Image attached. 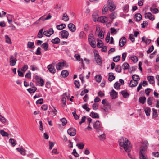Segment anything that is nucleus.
Returning a JSON list of instances; mask_svg holds the SVG:
<instances>
[{
  "label": "nucleus",
  "instance_id": "1",
  "mask_svg": "<svg viewBox=\"0 0 159 159\" xmlns=\"http://www.w3.org/2000/svg\"><path fill=\"white\" fill-rule=\"evenodd\" d=\"M132 80L130 81L129 83V86L131 87H136L138 84V81L139 80V76L136 75L134 74L132 76Z\"/></svg>",
  "mask_w": 159,
  "mask_h": 159
},
{
  "label": "nucleus",
  "instance_id": "2",
  "mask_svg": "<svg viewBox=\"0 0 159 159\" xmlns=\"http://www.w3.org/2000/svg\"><path fill=\"white\" fill-rule=\"evenodd\" d=\"M107 3L108 8L110 11L111 12L115 10L116 6L112 0H108Z\"/></svg>",
  "mask_w": 159,
  "mask_h": 159
},
{
  "label": "nucleus",
  "instance_id": "3",
  "mask_svg": "<svg viewBox=\"0 0 159 159\" xmlns=\"http://www.w3.org/2000/svg\"><path fill=\"white\" fill-rule=\"evenodd\" d=\"M147 152L143 150H140L139 152V159H148L147 155L146 154Z\"/></svg>",
  "mask_w": 159,
  "mask_h": 159
},
{
  "label": "nucleus",
  "instance_id": "4",
  "mask_svg": "<svg viewBox=\"0 0 159 159\" xmlns=\"http://www.w3.org/2000/svg\"><path fill=\"white\" fill-rule=\"evenodd\" d=\"M34 79L36 82L39 83L40 86L43 87L44 84V82L43 79L38 75H36L34 77Z\"/></svg>",
  "mask_w": 159,
  "mask_h": 159
},
{
  "label": "nucleus",
  "instance_id": "5",
  "mask_svg": "<svg viewBox=\"0 0 159 159\" xmlns=\"http://www.w3.org/2000/svg\"><path fill=\"white\" fill-rule=\"evenodd\" d=\"M17 61L16 57L13 55H11L10 56L9 64L11 66H14Z\"/></svg>",
  "mask_w": 159,
  "mask_h": 159
},
{
  "label": "nucleus",
  "instance_id": "6",
  "mask_svg": "<svg viewBox=\"0 0 159 159\" xmlns=\"http://www.w3.org/2000/svg\"><path fill=\"white\" fill-rule=\"evenodd\" d=\"M93 127L95 129L97 132H99L101 129V127L100 125V122L98 120H97L93 124Z\"/></svg>",
  "mask_w": 159,
  "mask_h": 159
},
{
  "label": "nucleus",
  "instance_id": "7",
  "mask_svg": "<svg viewBox=\"0 0 159 159\" xmlns=\"http://www.w3.org/2000/svg\"><path fill=\"white\" fill-rule=\"evenodd\" d=\"M149 145V144L148 141H144L142 143V145L140 148V150H143L147 151V148Z\"/></svg>",
  "mask_w": 159,
  "mask_h": 159
},
{
  "label": "nucleus",
  "instance_id": "8",
  "mask_svg": "<svg viewBox=\"0 0 159 159\" xmlns=\"http://www.w3.org/2000/svg\"><path fill=\"white\" fill-rule=\"evenodd\" d=\"M68 134L71 136H74L76 134V129L73 128H70L67 130Z\"/></svg>",
  "mask_w": 159,
  "mask_h": 159
},
{
  "label": "nucleus",
  "instance_id": "9",
  "mask_svg": "<svg viewBox=\"0 0 159 159\" xmlns=\"http://www.w3.org/2000/svg\"><path fill=\"white\" fill-rule=\"evenodd\" d=\"M54 31L52 28H51L49 30L43 32V34L47 37H50L52 34H53Z\"/></svg>",
  "mask_w": 159,
  "mask_h": 159
},
{
  "label": "nucleus",
  "instance_id": "10",
  "mask_svg": "<svg viewBox=\"0 0 159 159\" xmlns=\"http://www.w3.org/2000/svg\"><path fill=\"white\" fill-rule=\"evenodd\" d=\"M94 56L96 62L100 65H102V61L99 55L97 53H96L95 54Z\"/></svg>",
  "mask_w": 159,
  "mask_h": 159
},
{
  "label": "nucleus",
  "instance_id": "11",
  "mask_svg": "<svg viewBox=\"0 0 159 159\" xmlns=\"http://www.w3.org/2000/svg\"><path fill=\"white\" fill-rule=\"evenodd\" d=\"M145 18L148 19L151 21H153L155 19L154 16L152 15L150 12L146 13L145 15Z\"/></svg>",
  "mask_w": 159,
  "mask_h": 159
},
{
  "label": "nucleus",
  "instance_id": "12",
  "mask_svg": "<svg viewBox=\"0 0 159 159\" xmlns=\"http://www.w3.org/2000/svg\"><path fill=\"white\" fill-rule=\"evenodd\" d=\"M126 43V39L125 37L121 38L119 41V45L120 47H123Z\"/></svg>",
  "mask_w": 159,
  "mask_h": 159
},
{
  "label": "nucleus",
  "instance_id": "13",
  "mask_svg": "<svg viewBox=\"0 0 159 159\" xmlns=\"http://www.w3.org/2000/svg\"><path fill=\"white\" fill-rule=\"evenodd\" d=\"M61 35L63 38L67 39L69 35V33L68 31L63 30L61 31Z\"/></svg>",
  "mask_w": 159,
  "mask_h": 159
},
{
  "label": "nucleus",
  "instance_id": "14",
  "mask_svg": "<svg viewBox=\"0 0 159 159\" xmlns=\"http://www.w3.org/2000/svg\"><path fill=\"white\" fill-rule=\"evenodd\" d=\"M68 27L70 30L72 32H74L76 30V27L73 23L69 24L68 25Z\"/></svg>",
  "mask_w": 159,
  "mask_h": 159
},
{
  "label": "nucleus",
  "instance_id": "15",
  "mask_svg": "<svg viewBox=\"0 0 159 159\" xmlns=\"http://www.w3.org/2000/svg\"><path fill=\"white\" fill-rule=\"evenodd\" d=\"M98 21L102 23H105L108 21V18L105 16L99 17Z\"/></svg>",
  "mask_w": 159,
  "mask_h": 159
},
{
  "label": "nucleus",
  "instance_id": "16",
  "mask_svg": "<svg viewBox=\"0 0 159 159\" xmlns=\"http://www.w3.org/2000/svg\"><path fill=\"white\" fill-rule=\"evenodd\" d=\"M96 32L98 33V36L101 39H102L104 37V32L102 30L100 31L99 28H97Z\"/></svg>",
  "mask_w": 159,
  "mask_h": 159
},
{
  "label": "nucleus",
  "instance_id": "17",
  "mask_svg": "<svg viewBox=\"0 0 159 159\" xmlns=\"http://www.w3.org/2000/svg\"><path fill=\"white\" fill-rule=\"evenodd\" d=\"M47 68L49 71L51 73H54L56 72V70L52 64H50L48 66Z\"/></svg>",
  "mask_w": 159,
  "mask_h": 159
},
{
  "label": "nucleus",
  "instance_id": "18",
  "mask_svg": "<svg viewBox=\"0 0 159 159\" xmlns=\"http://www.w3.org/2000/svg\"><path fill=\"white\" fill-rule=\"evenodd\" d=\"M110 93L111 97L113 99L116 98L117 96V93L116 92L114 89L111 90Z\"/></svg>",
  "mask_w": 159,
  "mask_h": 159
},
{
  "label": "nucleus",
  "instance_id": "19",
  "mask_svg": "<svg viewBox=\"0 0 159 159\" xmlns=\"http://www.w3.org/2000/svg\"><path fill=\"white\" fill-rule=\"evenodd\" d=\"M64 64L62 62H59L56 65V68L58 70H60L62 69V67L64 66Z\"/></svg>",
  "mask_w": 159,
  "mask_h": 159
},
{
  "label": "nucleus",
  "instance_id": "20",
  "mask_svg": "<svg viewBox=\"0 0 159 159\" xmlns=\"http://www.w3.org/2000/svg\"><path fill=\"white\" fill-rule=\"evenodd\" d=\"M147 79L150 84H152L155 83L154 78L153 76H149L147 77Z\"/></svg>",
  "mask_w": 159,
  "mask_h": 159
},
{
  "label": "nucleus",
  "instance_id": "21",
  "mask_svg": "<svg viewBox=\"0 0 159 159\" xmlns=\"http://www.w3.org/2000/svg\"><path fill=\"white\" fill-rule=\"evenodd\" d=\"M49 110H50V112L53 113L52 114L54 116L56 115L57 113V111L53 106H50Z\"/></svg>",
  "mask_w": 159,
  "mask_h": 159
},
{
  "label": "nucleus",
  "instance_id": "22",
  "mask_svg": "<svg viewBox=\"0 0 159 159\" xmlns=\"http://www.w3.org/2000/svg\"><path fill=\"white\" fill-rule=\"evenodd\" d=\"M142 41L144 42L146 44H149L150 43L151 40L144 37H143L142 38Z\"/></svg>",
  "mask_w": 159,
  "mask_h": 159
},
{
  "label": "nucleus",
  "instance_id": "23",
  "mask_svg": "<svg viewBox=\"0 0 159 159\" xmlns=\"http://www.w3.org/2000/svg\"><path fill=\"white\" fill-rule=\"evenodd\" d=\"M37 90L36 87H31L27 89V91L30 93H32L35 92Z\"/></svg>",
  "mask_w": 159,
  "mask_h": 159
},
{
  "label": "nucleus",
  "instance_id": "24",
  "mask_svg": "<svg viewBox=\"0 0 159 159\" xmlns=\"http://www.w3.org/2000/svg\"><path fill=\"white\" fill-rule=\"evenodd\" d=\"M135 20L137 21H139L141 20L142 18L141 15L140 13H137L135 15Z\"/></svg>",
  "mask_w": 159,
  "mask_h": 159
},
{
  "label": "nucleus",
  "instance_id": "25",
  "mask_svg": "<svg viewBox=\"0 0 159 159\" xmlns=\"http://www.w3.org/2000/svg\"><path fill=\"white\" fill-rule=\"evenodd\" d=\"M115 79V76L114 75L113 73H109V77L108 80L110 82H111Z\"/></svg>",
  "mask_w": 159,
  "mask_h": 159
},
{
  "label": "nucleus",
  "instance_id": "26",
  "mask_svg": "<svg viewBox=\"0 0 159 159\" xmlns=\"http://www.w3.org/2000/svg\"><path fill=\"white\" fill-rule=\"evenodd\" d=\"M146 98L145 97H141L139 98V102L142 104H144L146 102Z\"/></svg>",
  "mask_w": 159,
  "mask_h": 159
},
{
  "label": "nucleus",
  "instance_id": "27",
  "mask_svg": "<svg viewBox=\"0 0 159 159\" xmlns=\"http://www.w3.org/2000/svg\"><path fill=\"white\" fill-rule=\"evenodd\" d=\"M60 40L58 37H56L51 40V42L55 44H58L60 42Z\"/></svg>",
  "mask_w": 159,
  "mask_h": 159
},
{
  "label": "nucleus",
  "instance_id": "28",
  "mask_svg": "<svg viewBox=\"0 0 159 159\" xmlns=\"http://www.w3.org/2000/svg\"><path fill=\"white\" fill-rule=\"evenodd\" d=\"M27 46L28 48L30 49L34 48L35 47L34 43L33 42H28Z\"/></svg>",
  "mask_w": 159,
  "mask_h": 159
},
{
  "label": "nucleus",
  "instance_id": "29",
  "mask_svg": "<svg viewBox=\"0 0 159 159\" xmlns=\"http://www.w3.org/2000/svg\"><path fill=\"white\" fill-rule=\"evenodd\" d=\"M43 16H42L40 18H39L37 20L36 22H34L33 23L34 25H39L40 24L41 22L44 21L43 20Z\"/></svg>",
  "mask_w": 159,
  "mask_h": 159
},
{
  "label": "nucleus",
  "instance_id": "30",
  "mask_svg": "<svg viewBox=\"0 0 159 159\" xmlns=\"http://www.w3.org/2000/svg\"><path fill=\"white\" fill-rule=\"evenodd\" d=\"M120 93L125 98H128L129 95V94L127 92H125V90L121 91Z\"/></svg>",
  "mask_w": 159,
  "mask_h": 159
},
{
  "label": "nucleus",
  "instance_id": "31",
  "mask_svg": "<svg viewBox=\"0 0 159 159\" xmlns=\"http://www.w3.org/2000/svg\"><path fill=\"white\" fill-rule=\"evenodd\" d=\"M16 150L20 152L21 154L23 155H25V150L22 148H16Z\"/></svg>",
  "mask_w": 159,
  "mask_h": 159
},
{
  "label": "nucleus",
  "instance_id": "32",
  "mask_svg": "<svg viewBox=\"0 0 159 159\" xmlns=\"http://www.w3.org/2000/svg\"><path fill=\"white\" fill-rule=\"evenodd\" d=\"M66 24H61L59 25H57L56 26L57 28L59 30H61L66 27Z\"/></svg>",
  "mask_w": 159,
  "mask_h": 159
},
{
  "label": "nucleus",
  "instance_id": "33",
  "mask_svg": "<svg viewBox=\"0 0 159 159\" xmlns=\"http://www.w3.org/2000/svg\"><path fill=\"white\" fill-rule=\"evenodd\" d=\"M90 116L93 118H98L99 116L97 113L92 112L90 115Z\"/></svg>",
  "mask_w": 159,
  "mask_h": 159
},
{
  "label": "nucleus",
  "instance_id": "34",
  "mask_svg": "<svg viewBox=\"0 0 159 159\" xmlns=\"http://www.w3.org/2000/svg\"><path fill=\"white\" fill-rule=\"evenodd\" d=\"M92 16L93 20L94 21L96 22L98 21V19H99V17L96 13H93Z\"/></svg>",
  "mask_w": 159,
  "mask_h": 159
},
{
  "label": "nucleus",
  "instance_id": "35",
  "mask_svg": "<svg viewBox=\"0 0 159 159\" xmlns=\"http://www.w3.org/2000/svg\"><path fill=\"white\" fill-rule=\"evenodd\" d=\"M69 75V72L66 70H63L61 72V75L64 77H67Z\"/></svg>",
  "mask_w": 159,
  "mask_h": 159
},
{
  "label": "nucleus",
  "instance_id": "36",
  "mask_svg": "<svg viewBox=\"0 0 159 159\" xmlns=\"http://www.w3.org/2000/svg\"><path fill=\"white\" fill-rule=\"evenodd\" d=\"M144 111L147 116H149L150 115L151 109L148 107H147L144 109Z\"/></svg>",
  "mask_w": 159,
  "mask_h": 159
},
{
  "label": "nucleus",
  "instance_id": "37",
  "mask_svg": "<svg viewBox=\"0 0 159 159\" xmlns=\"http://www.w3.org/2000/svg\"><path fill=\"white\" fill-rule=\"evenodd\" d=\"M43 28L40 30L38 33L37 37L39 38H41L43 36Z\"/></svg>",
  "mask_w": 159,
  "mask_h": 159
},
{
  "label": "nucleus",
  "instance_id": "38",
  "mask_svg": "<svg viewBox=\"0 0 159 159\" xmlns=\"http://www.w3.org/2000/svg\"><path fill=\"white\" fill-rule=\"evenodd\" d=\"M62 20L65 21H68L69 20V17L66 13L63 14Z\"/></svg>",
  "mask_w": 159,
  "mask_h": 159
},
{
  "label": "nucleus",
  "instance_id": "39",
  "mask_svg": "<svg viewBox=\"0 0 159 159\" xmlns=\"http://www.w3.org/2000/svg\"><path fill=\"white\" fill-rule=\"evenodd\" d=\"M41 47L45 51H47L48 50V44L47 42H45L43 43Z\"/></svg>",
  "mask_w": 159,
  "mask_h": 159
},
{
  "label": "nucleus",
  "instance_id": "40",
  "mask_svg": "<svg viewBox=\"0 0 159 159\" xmlns=\"http://www.w3.org/2000/svg\"><path fill=\"white\" fill-rule=\"evenodd\" d=\"M5 41L6 43L10 44H11L12 43L11 39L7 35H5Z\"/></svg>",
  "mask_w": 159,
  "mask_h": 159
},
{
  "label": "nucleus",
  "instance_id": "41",
  "mask_svg": "<svg viewBox=\"0 0 159 159\" xmlns=\"http://www.w3.org/2000/svg\"><path fill=\"white\" fill-rule=\"evenodd\" d=\"M102 77L100 75H97L95 76V79L97 82L100 83L101 82Z\"/></svg>",
  "mask_w": 159,
  "mask_h": 159
},
{
  "label": "nucleus",
  "instance_id": "42",
  "mask_svg": "<svg viewBox=\"0 0 159 159\" xmlns=\"http://www.w3.org/2000/svg\"><path fill=\"white\" fill-rule=\"evenodd\" d=\"M0 133L2 136L4 137H8L9 136V134L3 130H0Z\"/></svg>",
  "mask_w": 159,
  "mask_h": 159
},
{
  "label": "nucleus",
  "instance_id": "43",
  "mask_svg": "<svg viewBox=\"0 0 159 159\" xmlns=\"http://www.w3.org/2000/svg\"><path fill=\"white\" fill-rule=\"evenodd\" d=\"M122 67L125 70L128 69L129 68V65L127 63L125 62L122 65Z\"/></svg>",
  "mask_w": 159,
  "mask_h": 159
},
{
  "label": "nucleus",
  "instance_id": "44",
  "mask_svg": "<svg viewBox=\"0 0 159 159\" xmlns=\"http://www.w3.org/2000/svg\"><path fill=\"white\" fill-rule=\"evenodd\" d=\"M121 57L120 55L116 56L113 58V61L115 62H118L120 59Z\"/></svg>",
  "mask_w": 159,
  "mask_h": 159
},
{
  "label": "nucleus",
  "instance_id": "45",
  "mask_svg": "<svg viewBox=\"0 0 159 159\" xmlns=\"http://www.w3.org/2000/svg\"><path fill=\"white\" fill-rule=\"evenodd\" d=\"M94 40H95V39L93 34H89L88 37V40L89 42Z\"/></svg>",
  "mask_w": 159,
  "mask_h": 159
},
{
  "label": "nucleus",
  "instance_id": "46",
  "mask_svg": "<svg viewBox=\"0 0 159 159\" xmlns=\"http://www.w3.org/2000/svg\"><path fill=\"white\" fill-rule=\"evenodd\" d=\"M153 97H149L148 98L147 103L149 105H152V101L153 100Z\"/></svg>",
  "mask_w": 159,
  "mask_h": 159
},
{
  "label": "nucleus",
  "instance_id": "47",
  "mask_svg": "<svg viewBox=\"0 0 159 159\" xmlns=\"http://www.w3.org/2000/svg\"><path fill=\"white\" fill-rule=\"evenodd\" d=\"M121 66L120 65L116 66L115 68V71L118 73H120L121 71Z\"/></svg>",
  "mask_w": 159,
  "mask_h": 159
},
{
  "label": "nucleus",
  "instance_id": "48",
  "mask_svg": "<svg viewBox=\"0 0 159 159\" xmlns=\"http://www.w3.org/2000/svg\"><path fill=\"white\" fill-rule=\"evenodd\" d=\"M114 86L115 89H118L120 88V85L117 82H116L114 84Z\"/></svg>",
  "mask_w": 159,
  "mask_h": 159
},
{
  "label": "nucleus",
  "instance_id": "49",
  "mask_svg": "<svg viewBox=\"0 0 159 159\" xmlns=\"http://www.w3.org/2000/svg\"><path fill=\"white\" fill-rule=\"evenodd\" d=\"M89 43L91 46L93 48H95L96 47V41L95 40L89 42Z\"/></svg>",
  "mask_w": 159,
  "mask_h": 159
},
{
  "label": "nucleus",
  "instance_id": "50",
  "mask_svg": "<svg viewBox=\"0 0 159 159\" xmlns=\"http://www.w3.org/2000/svg\"><path fill=\"white\" fill-rule=\"evenodd\" d=\"M85 34L83 31H81L79 34V37L80 39H83L85 38Z\"/></svg>",
  "mask_w": 159,
  "mask_h": 159
},
{
  "label": "nucleus",
  "instance_id": "51",
  "mask_svg": "<svg viewBox=\"0 0 159 159\" xmlns=\"http://www.w3.org/2000/svg\"><path fill=\"white\" fill-rule=\"evenodd\" d=\"M76 146L78 147L80 149H82L84 148V145L83 143H77Z\"/></svg>",
  "mask_w": 159,
  "mask_h": 159
},
{
  "label": "nucleus",
  "instance_id": "52",
  "mask_svg": "<svg viewBox=\"0 0 159 159\" xmlns=\"http://www.w3.org/2000/svg\"><path fill=\"white\" fill-rule=\"evenodd\" d=\"M60 120L62 122V125L63 126L65 125L67 123V121L65 118L61 119Z\"/></svg>",
  "mask_w": 159,
  "mask_h": 159
},
{
  "label": "nucleus",
  "instance_id": "53",
  "mask_svg": "<svg viewBox=\"0 0 159 159\" xmlns=\"http://www.w3.org/2000/svg\"><path fill=\"white\" fill-rule=\"evenodd\" d=\"M154 49V47L153 45L151 46L149 48L147 52L148 54H149L151 53L152 51Z\"/></svg>",
  "mask_w": 159,
  "mask_h": 159
},
{
  "label": "nucleus",
  "instance_id": "54",
  "mask_svg": "<svg viewBox=\"0 0 159 159\" xmlns=\"http://www.w3.org/2000/svg\"><path fill=\"white\" fill-rule=\"evenodd\" d=\"M150 10L152 12L156 14L159 12V11L157 8H150Z\"/></svg>",
  "mask_w": 159,
  "mask_h": 159
},
{
  "label": "nucleus",
  "instance_id": "55",
  "mask_svg": "<svg viewBox=\"0 0 159 159\" xmlns=\"http://www.w3.org/2000/svg\"><path fill=\"white\" fill-rule=\"evenodd\" d=\"M75 87L77 88H79L80 86V83L79 81L75 80L74 82Z\"/></svg>",
  "mask_w": 159,
  "mask_h": 159
},
{
  "label": "nucleus",
  "instance_id": "56",
  "mask_svg": "<svg viewBox=\"0 0 159 159\" xmlns=\"http://www.w3.org/2000/svg\"><path fill=\"white\" fill-rule=\"evenodd\" d=\"M152 111H153V116L155 117H157L158 116L157 111V110L154 108L152 109Z\"/></svg>",
  "mask_w": 159,
  "mask_h": 159
},
{
  "label": "nucleus",
  "instance_id": "57",
  "mask_svg": "<svg viewBox=\"0 0 159 159\" xmlns=\"http://www.w3.org/2000/svg\"><path fill=\"white\" fill-rule=\"evenodd\" d=\"M100 140H103V139H106L105 134V133L103 134H102L101 135L98 136Z\"/></svg>",
  "mask_w": 159,
  "mask_h": 159
},
{
  "label": "nucleus",
  "instance_id": "58",
  "mask_svg": "<svg viewBox=\"0 0 159 159\" xmlns=\"http://www.w3.org/2000/svg\"><path fill=\"white\" fill-rule=\"evenodd\" d=\"M9 142L11 143L12 145L14 147L16 145V143H15V140L14 139L12 138H10L9 140Z\"/></svg>",
  "mask_w": 159,
  "mask_h": 159
},
{
  "label": "nucleus",
  "instance_id": "59",
  "mask_svg": "<svg viewBox=\"0 0 159 159\" xmlns=\"http://www.w3.org/2000/svg\"><path fill=\"white\" fill-rule=\"evenodd\" d=\"M0 121L3 123H5L6 122V119L1 115H0Z\"/></svg>",
  "mask_w": 159,
  "mask_h": 159
},
{
  "label": "nucleus",
  "instance_id": "60",
  "mask_svg": "<svg viewBox=\"0 0 159 159\" xmlns=\"http://www.w3.org/2000/svg\"><path fill=\"white\" fill-rule=\"evenodd\" d=\"M74 57L78 61H81L80 56V55L78 54H75L74 55Z\"/></svg>",
  "mask_w": 159,
  "mask_h": 159
},
{
  "label": "nucleus",
  "instance_id": "61",
  "mask_svg": "<svg viewBox=\"0 0 159 159\" xmlns=\"http://www.w3.org/2000/svg\"><path fill=\"white\" fill-rule=\"evenodd\" d=\"M87 104H85L82 106V108L85 109L87 111L89 112L90 111V109L89 108L87 107Z\"/></svg>",
  "mask_w": 159,
  "mask_h": 159
},
{
  "label": "nucleus",
  "instance_id": "62",
  "mask_svg": "<svg viewBox=\"0 0 159 159\" xmlns=\"http://www.w3.org/2000/svg\"><path fill=\"white\" fill-rule=\"evenodd\" d=\"M131 59L134 62H136L138 61V57L135 56L131 57Z\"/></svg>",
  "mask_w": 159,
  "mask_h": 159
},
{
  "label": "nucleus",
  "instance_id": "63",
  "mask_svg": "<svg viewBox=\"0 0 159 159\" xmlns=\"http://www.w3.org/2000/svg\"><path fill=\"white\" fill-rule=\"evenodd\" d=\"M129 6L128 5H125L123 7V11L125 12H128V9L129 8Z\"/></svg>",
  "mask_w": 159,
  "mask_h": 159
},
{
  "label": "nucleus",
  "instance_id": "64",
  "mask_svg": "<svg viewBox=\"0 0 159 159\" xmlns=\"http://www.w3.org/2000/svg\"><path fill=\"white\" fill-rule=\"evenodd\" d=\"M72 154L74 155V156L76 157H78L80 156L78 153L76 151L75 149H73Z\"/></svg>",
  "mask_w": 159,
  "mask_h": 159
}]
</instances>
